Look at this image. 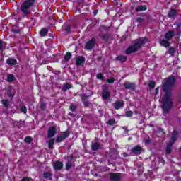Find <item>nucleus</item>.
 <instances>
[{"mask_svg": "<svg viewBox=\"0 0 181 181\" xmlns=\"http://www.w3.org/2000/svg\"><path fill=\"white\" fill-rule=\"evenodd\" d=\"M176 86V77L173 75L169 76L164 80L161 86L164 95L162 98V106L163 114H169L173 108V100H172V88Z\"/></svg>", "mask_w": 181, "mask_h": 181, "instance_id": "1", "label": "nucleus"}, {"mask_svg": "<svg viewBox=\"0 0 181 181\" xmlns=\"http://www.w3.org/2000/svg\"><path fill=\"white\" fill-rule=\"evenodd\" d=\"M149 40L146 37H140L137 39L135 42L130 45L127 49L124 51L126 54H132V53H136L139 49L142 47V46H145L146 43H148Z\"/></svg>", "mask_w": 181, "mask_h": 181, "instance_id": "2", "label": "nucleus"}, {"mask_svg": "<svg viewBox=\"0 0 181 181\" xmlns=\"http://www.w3.org/2000/svg\"><path fill=\"white\" fill-rule=\"evenodd\" d=\"M35 2H36V0H25L22 3L21 6V11L23 13V16L28 18L30 15V13L32 12L30 8L33 6Z\"/></svg>", "mask_w": 181, "mask_h": 181, "instance_id": "3", "label": "nucleus"}, {"mask_svg": "<svg viewBox=\"0 0 181 181\" xmlns=\"http://www.w3.org/2000/svg\"><path fill=\"white\" fill-rule=\"evenodd\" d=\"M101 97L103 98V100H108L110 97H111V93L110 92V89L108 88V86H103Z\"/></svg>", "mask_w": 181, "mask_h": 181, "instance_id": "4", "label": "nucleus"}, {"mask_svg": "<svg viewBox=\"0 0 181 181\" xmlns=\"http://www.w3.org/2000/svg\"><path fill=\"white\" fill-rule=\"evenodd\" d=\"M95 47V38H92L91 40L86 42L85 45V49L86 50H92Z\"/></svg>", "mask_w": 181, "mask_h": 181, "instance_id": "5", "label": "nucleus"}, {"mask_svg": "<svg viewBox=\"0 0 181 181\" xmlns=\"http://www.w3.org/2000/svg\"><path fill=\"white\" fill-rule=\"evenodd\" d=\"M124 88H125V90H132V91H135V88H136V85H135L134 83L126 81L124 83Z\"/></svg>", "mask_w": 181, "mask_h": 181, "instance_id": "6", "label": "nucleus"}, {"mask_svg": "<svg viewBox=\"0 0 181 181\" xmlns=\"http://www.w3.org/2000/svg\"><path fill=\"white\" fill-rule=\"evenodd\" d=\"M110 181H121V173H111L110 174Z\"/></svg>", "mask_w": 181, "mask_h": 181, "instance_id": "7", "label": "nucleus"}, {"mask_svg": "<svg viewBox=\"0 0 181 181\" xmlns=\"http://www.w3.org/2000/svg\"><path fill=\"white\" fill-rule=\"evenodd\" d=\"M56 134H57V131L56 130V127L52 126L49 128L47 131V138L49 139L53 138V136H54Z\"/></svg>", "mask_w": 181, "mask_h": 181, "instance_id": "8", "label": "nucleus"}, {"mask_svg": "<svg viewBox=\"0 0 181 181\" xmlns=\"http://www.w3.org/2000/svg\"><path fill=\"white\" fill-rule=\"evenodd\" d=\"M52 166L54 169V170H62L63 169V162L57 160L53 164Z\"/></svg>", "mask_w": 181, "mask_h": 181, "instance_id": "9", "label": "nucleus"}, {"mask_svg": "<svg viewBox=\"0 0 181 181\" xmlns=\"http://www.w3.org/2000/svg\"><path fill=\"white\" fill-rule=\"evenodd\" d=\"M81 98L84 107H90V105H91V103L88 100V96H87V95L86 94L81 95Z\"/></svg>", "mask_w": 181, "mask_h": 181, "instance_id": "10", "label": "nucleus"}, {"mask_svg": "<svg viewBox=\"0 0 181 181\" xmlns=\"http://www.w3.org/2000/svg\"><path fill=\"white\" fill-rule=\"evenodd\" d=\"M142 152V147L141 146L137 145L132 148V153L134 155H141Z\"/></svg>", "mask_w": 181, "mask_h": 181, "instance_id": "11", "label": "nucleus"}, {"mask_svg": "<svg viewBox=\"0 0 181 181\" xmlns=\"http://www.w3.org/2000/svg\"><path fill=\"white\" fill-rule=\"evenodd\" d=\"M177 135H179V133L177 132V131L175 130L172 135H171V139L170 140V144H171V145H174L175 143L176 142L177 139Z\"/></svg>", "mask_w": 181, "mask_h": 181, "instance_id": "12", "label": "nucleus"}, {"mask_svg": "<svg viewBox=\"0 0 181 181\" xmlns=\"http://www.w3.org/2000/svg\"><path fill=\"white\" fill-rule=\"evenodd\" d=\"M125 105V103H124V100H117L114 103V108L115 110H119L120 108H122Z\"/></svg>", "mask_w": 181, "mask_h": 181, "instance_id": "13", "label": "nucleus"}, {"mask_svg": "<svg viewBox=\"0 0 181 181\" xmlns=\"http://www.w3.org/2000/svg\"><path fill=\"white\" fill-rule=\"evenodd\" d=\"M173 36H175V31L170 30L165 33L164 37L165 39H167V40H170Z\"/></svg>", "mask_w": 181, "mask_h": 181, "instance_id": "14", "label": "nucleus"}, {"mask_svg": "<svg viewBox=\"0 0 181 181\" xmlns=\"http://www.w3.org/2000/svg\"><path fill=\"white\" fill-rule=\"evenodd\" d=\"M86 63V58L83 56H79L76 58V66H81Z\"/></svg>", "mask_w": 181, "mask_h": 181, "instance_id": "15", "label": "nucleus"}, {"mask_svg": "<svg viewBox=\"0 0 181 181\" xmlns=\"http://www.w3.org/2000/svg\"><path fill=\"white\" fill-rule=\"evenodd\" d=\"M169 40L167 39H161L159 40V43L161 46H163V47H170V42H169Z\"/></svg>", "mask_w": 181, "mask_h": 181, "instance_id": "16", "label": "nucleus"}, {"mask_svg": "<svg viewBox=\"0 0 181 181\" xmlns=\"http://www.w3.org/2000/svg\"><path fill=\"white\" fill-rule=\"evenodd\" d=\"M147 9H148V6H146V5H139L136 6L135 11L144 12V11H146Z\"/></svg>", "mask_w": 181, "mask_h": 181, "instance_id": "17", "label": "nucleus"}, {"mask_svg": "<svg viewBox=\"0 0 181 181\" xmlns=\"http://www.w3.org/2000/svg\"><path fill=\"white\" fill-rule=\"evenodd\" d=\"M6 64H8V66H16L18 61L13 58H8L6 60Z\"/></svg>", "mask_w": 181, "mask_h": 181, "instance_id": "18", "label": "nucleus"}, {"mask_svg": "<svg viewBox=\"0 0 181 181\" xmlns=\"http://www.w3.org/2000/svg\"><path fill=\"white\" fill-rule=\"evenodd\" d=\"M62 29L65 31V33H66V35H69V33H71V25L70 24H64L62 27Z\"/></svg>", "mask_w": 181, "mask_h": 181, "instance_id": "19", "label": "nucleus"}, {"mask_svg": "<svg viewBox=\"0 0 181 181\" xmlns=\"http://www.w3.org/2000/svg\"><path fill=\"white\" fill-rule=\"evenodd\" d=\"M91 151H98L101 149V145L98 142H95L90 146Z\"/></svg>", "mask_w": 181, "mask_h": 181, "instance_id": "20", "label": "nucleus"}, {"mask_svg": "<svg viewBox=\"0 0 181 181\" xmlns=\"http://www.w3.org/2000/svg\"><path fill=\"white\" fill-rule=\"evenodd\" d=\"M52 176L53 173H52V171H47L43 173L44 179H49V180H52Z\"/></svg>", "mask_w": 181, "mask_h": 181, "instance_id": "21", "label": "nucleus"}, {"mask_svg": "<svg viewBox=\"0 0 181 181\" xmlns=\"http://www.w3.org/2000/svg\"><path fill=\"white\" fill-rule=\"evenodd\" d=\"M127 59H128V57H127V56H124V55H119L116 57V60H117V62H120V63H125V62Z\"/></svg>", "mask_w": 181, "mask_h": 181, "instance_id": "22", "label": "nucleus"}, {"mask_svg": "<svg viewBox=\"0 0 181 181\" xmlns=\"http://www.w3.org/2000/svg\"><path fill=\"white\" fill-rule=\"evenodd\" d=\"M49 33V28H42L39 33L41 37H45Z\"/></svg>", "mask_w": 181, "mask_h": 181, "instance_id": "23", "label": "nucleus"}, {"mask_svg": "<svg viewBox=\"0 0 181 181\" xmlns=\"http://www.w3.org/2000/svg\"><path fill=\"white\" fill-rule=\"evenodd\" d=\"M176 15H177V11L175 9H171L168 13V18H175Z\"/></svg>", "mask_w": 181, "mask_h": 181, "instance_id": "24", "label": "nucleus"}, {"mask_svg": "<svg viewBox=\"0 0 181 181\" xmlns=\"http://www.w3.org/2000/svg\"><path fill=\"white\" fill-rule=\"evenodd\" d=\"M70 88H73V85L71 83H64V86L62 88V91H66L67 90H70Z\"/></svg>", "mask_w": 181, "mask_h": 181, "instance_id": "25", "label": "nucleus"}, {"mask_svg": "<svg viewBox=\"0 0 181 181\" xmlns=\"http://www.w3.org/2000/svg\"><path fill=\"white\" fill-rule=\"evenodd\" d=\"M172 146H173V144H172V143H169L165 148V152L167 153V155H170V153H172Z\"/></svg>", "mask_w": 181, "mask_h": 181, "instance_id": "26", "label": "nucleus"}, {"mask_svg": "<svg viewBox=\"0 0 181 181\" xmlns=\"http://www.w3.org/2000/svg\"><path fill=\"white\" fill-rule=\"evenodd\" d=\"M73 168V163H71V160H68L65 165V170H70Z\"/></svg>", "mask_w": 181, "mask_h": 181, "instance_id": "27", "label": "nucleus"}, {"mask_svg": "<svg viewBox=\"0 0 181 181\" xmlns=\"http://www.w3.org/2000/svg\"><path fill=\"white\" fill-rule=\"evenodd\" d=\"M64 139H66L62 135H59L58 136H57L56 139H55V142L57 144H60V142H63V141H64Z\"/></svg>", "mask_w": 181, "mask_h": 181, "instance_id": "28", "label": "nucleus"}, {"mask_svg": "<svg viewBox=\"0 0 181 181\" xmlns=\"http://www.w3.org/2000/svg\"><path fill=\"white\" fill-rule=\"evenodd\" d=\"M110 34L108 33H105L101 36V39H103L104 40V42H108V40H110Z\"/></svg>", "mask_w": 181, "mask_h": 181, "instance_id": "29", "label": "nucleus"}, {"mask_svg": "<svg viewBox=\"0 0 181 181\" xmlns=\"http://www.w3.org/2000/svg\"><path fill=\"white\" fill-rule=\"evenodd\" d=\"M7 81H8V83H12L13 81H15V76L12 74H8L7 77Z\"/></svg>", "mask_w": 181, "mask_h": 181, "instance_id": "30", "label": "nucleus"}, {"mask_svg": "<svg viewBox=\"0 0 181 181\" xmlns=\"http://www.w3.org/2000/svg\"><path fill=\"white\" fill-rule=\"evenodd\" d=\"M53 145H54V138H51V139L48 142L49 149H53Z\"/></svg>", "mask_w": 181, "mask_h": 181, "instance_id": "31", "label": "nucleus"}, {"mask_svg": "<svg viewBox=\"0 0 181 181\" xmlns=\"http://www.w3.org/2000/svg\"><path fill=\"white\" fill-rule=\"evenodd\" d=\"M70 59H71V53L67 52L64 56V60L65 62H70Z\"/></svg>", "mask_w": 181, "mask_h": 181, "instance_id": "32", "label": "nucleus"}, {"mask_svg": "<svg viewBox=\"0 0 181 181\" xmlns=\"http://www.w3.org/2000/svg\"><path fill=\"white\" fill-rule=\"evenodd\" d=\"M32 141H33V138H32L30 136H27L24 139V142H25V144H30Z\"/></svg>", "mask_w": 181, "mask_h": 181, "instance_id": "33", "label": "nucleus"}, {"mask_svg": "<svg viewBox=\"0 0 181 181\" xmlns=\"http://www.w3.org/2000/svg\"><path fill=\"white\" fill-rule=\"evenodd\" d=\"M1 103L3 104L4 107H5V108H8L9 107V100L6 99H3L1 100Z\"/></svg>", "mask_w": 181, "mask_h": 181, "instance_id": "34", "label": "nucleus"}, {"mask_svg": "<svg viewBox=\"0 0 181 181\" xmlns=\"http://www.w3.org/2000/svg\"><path fill=\"white\" fill-rule=\"evenodd\" d=\"M96 78H98V80H100V81H104V80H105V77H104V75L103 74V73H98L96 75Z\"/></svg>", "mask_w": 181, "mask_h": 181, "instance_id": "35", "label": "nucleus"}, {"mask_svg": "<svg viewBox=\"0 0 181 181\" xmlns=\"http://www.w3.org/2000/svg\"><path fill=\"white\" fill-rule=\"evenodd\" d=\"M156 86V83L153 81H149L148 82V87L151 88V90L153 89Z\"/></svg>", "mask_w": 181, "mask_h": 181, "instance_id": "36", "label": "nucleus"}, {"mask_svg": "<svg viewBox=\"0 0 181 181\" xmlns=\"http://www.w3.org/2000/svg\"><path fill=\"white\" fill-rule=\"evenodd\" d=\"M40 107L42 110V111H45L46 110V103L43 101L40 102Z\"/></svg>", "mask_w": 181, "mask_h": 181, "instance_id": "37", "label": "nucleus"}, {"mask_svg": "<svg viewBox=\"0 0 181 181\" xmlns=\"http://www.w3.org/2000/svg\"><path fill=\"white\" fill-rule=\"evenodd\" d=\"M175 52H176V50L175 49V47H170L168 49V53H169V54H170V56H173V54H175Z\"/></svg>", "mask_w": 181, "mask_h": 181, "instance_id": "38", "label": "nucleus"}, {"mask_svg": "<svg viewBox=\"0 0 181 181\" xmlns=\"http://www.w3.org/2000/svg\"><path fill=\"white\" fill-rule=\"evenodd\" d=\"M65 139L66 138H69L70 136V132L69 130H66L62 134H61Z\"/></svg>", "mask_w": 181, "mask_h": 181, "instance_id": "39", "label": "nucleus"}, {"mask_svg": "<svg viewBox=\"0 0 181 181\" xmlns=\"http://www.w3.org/2000/svg\"><path fill=\"white\" fill-rule=\"evenodd\" d=\"M106 124H107V125H110V126H112V125H115V119H109Z\"/></svg>", "mask_w": 181, "mask_h": 181, "instance_id": "40", "label": "nucleus"}, {"mask_svg": "<svg viewBox=\"0 0 181 181\" xmlns=\"http://www.w3.org/2000/svg\"><path fill=\"white\" fill-rule=\"evenodd\" d=\"M69 110L72 112H75L76 110H77V107L75 105L71 104L69 107Z\"/></svg>", "mask_w": 181, "mask_h": 181, "instance_id": "41", "label": "nucleus"}, {"mask_svg": "<svg viewBox=\"0 0 181 181\" xmlns=\"http://www.w3.org/2000/svg\"><path fill=\"white\" fill-rule=\"evenodd\" d=\"M20 111H21L23 114H26V112H28V109L26 108V106H22L20 107Z\"/></svg>", "mask_w": 181, "mask_h": 181, "instance_id": "42", "label": "nucleus"}, {"mask_svg": "<svg viewBox=\"0 0 181 181\" xmlns=\"http://www.w3.org/2000/svg\"><path fill=\"white\" fill-rule=\"evenodd\" d=\"M176 35H177V39H180V36H181V28H176Z\"/></svg>", "mask_w": 181, "mask_h": 181, "instance_id": "43", "label": "nucleus"}, {"mask_svg": "<svg viewBox=\"0 0 181 181\" xmlns=\"http://www.w3.org/2000/svg\"><path fill=\"white\" fill-rule=\"evenodd\" d=\"M115 81V78L114 77H112L110 78L107 79L106 83H108V84H112Z\"/></svg>", "mask_w": 181, "mask_h": 181, "instance_id": "44", "label": "nucleus"}, {"mask_svg": "<svg viewBox=\"0 0 181 181\" xmlns=\"http://www.w3.org/2000/svg\"><path fill=\"white\" fill-rule=\"evenodd\" d=\"M132 115H134V112L132 111L129 110L126 112V117L127 118L132 117Z\"/></svg>", "mask_w": 181, "mask_h": 181, "instance_id": "45", "label": "nucleus"}, {"mask_svg": "<svg viewBox=\"0 0 181 181\" xmlns=\"http://www.w3.org/2000/svg\"><path fill=\"white\" fill-rule=\"evenodd\" d=\"M11 32L13 33H15L16 35H18V33H21V30L20 29H14V28H12L11 29Z\"/></svg>", "mask_w": 181, "mask_h": 181, "instance_id": "46", "label": "nucleus"}, {"mask_svg": "<svg viewBox=\"0 0 181 181\" xmlns=\"http://www.w3.org/2000/svg\"><path fill=\"white\" fill-rule=\"evenodd\" d=\"M86 95H87V97H91V95H93V94H94L93 93V91H91L90 90H86Z\"/></svg>", "mask_w": 181, "mask_h": 181, "instance_id": "47", "label": "nucleus"}, {"mask_svg": "<svg viewBox=\"0 0 181 181\" xmlns=\"http://www.w3.org/2000/svg\"><path fill=\"white\" fill-rule=\"evenodd\" d=\"M4 49V41L2 40H0V52Z\"/></svg>", "mask_w": 181, "mask_h": 181, "instance_id": "48", "label": "nucleus"}, {"mask_svg": "<svg viewBox=\"0 0 181 181\" xmlns=\"http://www.w3.org/2000/svg\"><path fill=\"white\" fill-rule=\"evenodd\" d=\"M154 94L155 95H158V94H159V87L155 88Z\"/></svg>", "mask_w": 181, "mask_h": 181, "instance_id": "49", "label": "nucleus"}, {"mask_svg": "<svg viewBox=\"0 0 181 181\" xmlns=\"http://www.w3.org/2000/svg\"><path fill=\"white\" fill-rule=\"evenodd\" d=\"M136 21V22H138L139 23H141V22H143V21H144V19H143L142 18H141V17H138Z\"/></svg>", "mask_w": 181, "mask_h": 181, "instance_id": "50", "label": "nucleus"}, {"mask_svg": "<svg viewBox=\"0 0 181 181\" xmlns=\"http://www.w3.org/2000/svg\"><path fill=\"white\" fill-rule=\"evenodd\" d=\"M21 181H30V178L25 177L21 179Z\"/></svg>", "mask_w": 181, "mask_h": 181, "instance_id": "51", "label": "nucleus"}, {"mask_svg": "<svg viewBox=\"0 0 181 181\" xmlns=\"http://www.w3.org/2000/svg\"><path fill=\"white\" fill-rule=\"evenodd\" d=\"M7 95H8V97H11V98H13V97H15V94H11V91H8L7 93Z\"/></svg>", "mask_w": 181, "mask_h": 181, "instance_id": "52", "label": "nucleus"}, {"mask_svg": "<svg viewBox=\"0 0 181 181\" xmlns=\"http://www.w3.org/2000/svg\"><path fill=\"white\" fill-rule=\"evenodd\" d=\"M176 29H181V22L177 23Z\"/></svg>", "mask_w": 181, "mask_h": 181, "instance_id": "53", "label": "nucleus"}, {"mask_svg": "<svg viewBox=\"0 0 181 181\" xmlns=\"http://www.w3.org/2000/svg\"><path fill=\"white\" fill-rule=\"evenodd\" d=\"M97 13H98V10H95V11H93V16H97Z\"/></svg>", "mask_w": 181, "mask_h": 181, "instance_id": "54", "label": "nucleus"}, {"mask_svg": "<svg viewBox=\"0 0 181 181\" xmlns=\"http://www.w3.org/2000/svg\"><path fill=\"white\" fill-rule=\"evenodd\" d=\"M69 158H70V160H71H71H73V159H74V156H73V154H71V155L69 156Z\"/></svg>", "mask_w": 181, "mask_h": 181, "instance_id": "55", "label": "nucleus"}, {"mask_svg": "<svg viewBox=\"0 0 181 181\" xmlns=\"http://www.w3.org/2000/svg\"><path fill=\"white\" fill-rule=\"evenodd\" d=\"M145 142L146 144H151V139H146Z\"/></svg>", "mask_w": 181, "mask_h": 181, "instance_id": "56", "label": "nucleus"}, {"mask_svg": "<svg viewBox=\"0 0 181 181\" xmlns=\"http://www.w3.org/2000/svg\"><path fill=\"white\" fill-rule=\"evenodd\" d=\"M102 59H103V57L100 56V57H98L97 60L100 62Z\"/></svg>", "mask_w": 181, "mask_h": 181, "instance_id": "57", "label": "nucleus"}, {"mask_svg": "<svg viewBox=\"0 0 181 181\" xmlns=\"http://www.w3.org/2000/svg\"><path fill=\"white\" fill-rule=\"evenodd\" d=\"M49 36H52V37H53V35H52V34H50V35H49Z\"/></svg>", "mask_w": 181, "mask_h": 181, "instance_id": "58", "label": "nucleus"}, {"mask_svg": "<svg viewBox=\"0 0 181 181\" xmlns=\"http://www.w3.org/2000/svg\"><path fill=\"white\" fill-rule=\"evenodd\" d=\"M18 127H20V128H21V126H18Z\"/></svg>", "mask_w": 181, "mask_h": 181, "instance_id": "59", "label": "nucleus"}]
</instances>
